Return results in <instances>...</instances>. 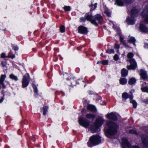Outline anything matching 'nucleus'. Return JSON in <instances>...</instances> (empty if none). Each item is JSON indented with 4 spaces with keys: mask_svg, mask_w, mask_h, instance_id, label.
Returning a JSON list of instances; mask_svg holds the SVG:
<instances>
[{
    "mask_svg": "<svg viewBox=\"0 0 148 148\" xmlns=\"http://www.w3.org/2000/svg\"><path fill=\"white\" fill-rule=\"evenodd\" d=\"M106 124L107 127H106V133L111 135L115 134L117 132L116 129L118 127L117 125L112 122H107Z\"/></svg>",
    "mask_w": 148,
    "mask_h": 148,
    "instance_id": "nucleus-1",
    "label": "nucleus"
},
{
    "mask_svg": "<svg viewBox=\"0 0 148 148\" xmlns=\"http://www.w3.org/2000/svg\"><path fill=\"white\" fill-rule=\"evenodd\" d=\"M139 12V10L134 8L131 10V16L130 17H128L127 18L126 21L129 24L133 25L135 22V20L134 17L133 16H137L138 13Z\"/></svg>",
    "mask_w": 148,
    "mask_h": 148,
    "instance_id": "nucleus-2",
    "label": "nucleus"
},
{
    "mask_svg": "<svg viewBox=\"0 0 148 148\" xmlns=\"http://www.w3.org/2000/svg\"><path fill=\"white\" fill-rule=\"evenodd\" d=\"M100 142V137L99 136L96 135L91 136L88 142V145L90 147L93 145H96Z\"/></svg>",
    "mask_w": 148,
    "mask_h": 148,
    "instance_id": "nucleus-3",
    "label": "nucleus"
},
{
    "mask_svg": "<svg viewBox=\"0 0 148 148\" xmlns=\"http://www.w3.org/2000/svg\"><path fill=\"white\" fill-rule=\"evenodd\" d=\"M133 56V53L131 52L129 53L127 55V58H129V61L130 63V66H127V69L129 70L134 69L137 66V64L135 60L133 59L132 58Z\"/></svg>",
    "mask_w": 148,
    "mask_h": 148,
    "instance_id": "nucleus-4",
    "label": "nucleus"
},
{
    "mask_svg": "<svg viewBox=\"0 0 148 148\" xmlns=\"http://www.w3.org/2000/svg\"><path fill=\"white\" fill-rule=\"evenodd\" d=\"M104 121L103 119L102 118H99L96 120L95 123V129H94L92 128L91 132L92 133L97 132L99 131V127L103 123Z\"/></svg>",
    "mask_w": 148,
    "mask_h": 148,
    "instance_id": "nucleus-5",
    "label": "nucleus"
},
{
    "mask_svg": "<svg viewBox=\"0 0 148 148\" xmlns=\"http://www.w3.org/2000/svg\"><path fill=\"white\" fill-rule=\"evenodd\" d=\"M141 15L144 22L147 23L148 21V8H145L142 11Z\"/></svg>",
    "mask_w": 148,
    "mask_h": 148,
    "instance_id": "nucleus-6",
    "label": "nucleus"
},
{
    "mask_svg": "<svg viewBox=\"0 0 148 148\" xmlns=\"http://www.w3.org/2000/svg\"><path fill=\"white\" fill-rule=\"evenodd\" d=\"M29 76L28 74H25L23 76L22 81V87H26L29 84Z\"/></svg>",
    "mask_w": 148,
    "mask_h": 148,
    "instance_id": "nucleus-7",
    "label": "nucleus"
},
{
    "mask_svg": "<svg viewBox=\"0 0 148 148\" xmlns=\"http://www.w3.org/2000/svg\"><path fill=\"white\" fill-rule=\"evenodd\" d=\"M122 146L123 147H127L129 148H132L127 139L125 138H123L122 139Z\"/></svg>",
    "mask_w": 148,
    "mask_h": 148,
    "instance_id": "nucleus-8",
    "label": "nucleus"
},
{
    "mask_svg": "<svg viewBox=\"0 0 148 148\" xmlns=\"http://www.w3.org/2000/svg\"><path fill=\"white\" fill-rule=\"evenodd\" d=\"M79 123L80 125L85 127H87L89 125L90 123L89 121H85L82 118H79Z\"/></svg>",
    "mask_w": 148,
    "mask_h": 148,
    "instance_id": "nucleus-9",
    "label": "nucleus"
},
{
    "mask_svg": "<svg viewBox=\"0 0 148 148\" xmlns=\"http://www.w3.org/2000/svg\"><path fill=\"white\" fill-rule=\"evenodd\" d=\"M6 76L5 75H2L0 78V88H4L5 86L4 85L3 82L6 78Z\"/></svg>",
    "mask_w": 148,
    "mask_h": 148,
    "instance_id": "nucleus-10",
    "label": "nucleus"
},
{
    "mask_svg": "<svg viewBox=\"0 0 148 148\" xmlns=\"http://www.w3.org/2000/svg\"><path fill=\"white\" fill-rule=\"evenodd\" d=\"M86 18L88 21H90L92 24L96 26H97V23L95 20L92 19V16L91 15H88L86 16Z\"/></svg>",
    "mask_w": 148,
    "mask_h": 148,
    "instance_id": "nucleus-11",
    "label": "nucleus"
},
{
    "mask_svg": "<svg viewBox=\"0 0 148 148\" xmlns=\"http://www.w3.org/2000/svg\"><path fill=\"white\" fill-rule=\"evenodd\" d=\"M78 32H79L83 34L87 33V29L82 26H80L78 27Z\"/></svg>",
    "mask_w": 148,
    "mask_h": 148,
    "instance_id": "nucleus-12",
    "label": "nucleus"
},
{
    "mask_svg": "<svg viewBox=\"0 0 148 148\" xmlns=\"http://www.w3.org/2000/svg\"><path fill=\"white\" fill-rule=\"evenodd\" d=\"M106 117L110 119H112L114 120H116L117 119L116 116L115 114L112 112L107 114L106 115Z\"/></svg>",
    "mask_w": 148,
    "mask_h": 148,
    "instance_id": "nucleus-13",
    "label": "nucleus"
},
{
    "mask_svg": "<svg viewBox=\"0 0 148 148\" xmlns=\"http://www.w3.org/2000/svg\"><path fill=\"white\" fill-rule=\"evenodd\" d=\"M147 136L145 135H143L142 136V143L144 146H147Z\"/></svg>",
    "mask_w": 148,
    "mask_h": 148,
    "instance_id": "nucleus-14",
    "label": "nucleus"
},
{
    "mask_svg": "<svg viewBox=\"0 0 148 148\" xmlns=\"http://www.w3.org/2000/svg\"><path fill=\"white\" fill-rule=\"evenodd\" d=\"M122 97L125 99L129 98L131 99H133V97L132 95H129L127 93L124 92L122 94Z\"/></svg>",
    "mask_w": 148,
    "mask_h": 148,
    "instance_id": "nucleus-15",
    "label": "nucleus"
},
{
    "mask_svg": "<svg viewBox=\"0 0 148 148\" xmlns=\"http://www.w3.org/2000/svg\"><path fill=\"white\" fill-rule=\"evenodd\" d=\"M147 73L145 71L143 70H141L140 71V75L141 77L143 79H145L147 77Z\"/></svg>",
    "mask_w": 148,
    "mask_h": 148,
    "instance_id": "nucleus-16",
    "label": "nucleus"
},
{
    "mask_svg": "<svg viewBox=\"0 0 148 148\" xmlns=\"http://www.w3.org/2000/svg\"><path fill=\"white\" fill-rule=\"evenodd\" d=\"M140 30L142 32H147V28L145 25L143 24H141L140 25Z\"/></svg>",
    "mask_w": 148,
    "mask_h": 148,
    "instance_id": "nucleus-17",
    "label": "nucleus"
},
{
    "mask_svg": "<svg viewBox=\"0 0 148 148\" xmlns=\"http://www.w3.org/2000/svg\"><path fill=\"white\" fill-rule=\"evenodd\" d=\"M95 18L100 23H101L102 19V17L99 14H97L94 16Z\"/></svg>",
    "mask_w": 148,
    "mask_h": 148,
    "instance_id": "nucleus-18",
    "label": "nucleus"
},
{
    "mask_svg": "<svg viewBox=\"0 0 148 148\" xmlns=\"http://www.w3.org/2000/svg\"><path fill=\"white\" fill-rule=\"evenodd\" d=\"M128 73L127 71L124 69H123L121 70V73L122 76L125 77L127 75Z\"/></svg>",
    "mask_w": 148,
    "mask_h": 148,
    "instance_id": "nucleus-19",
    "label": "nucleus"
},
{
    "mask_svg": "<svg viewBox=\"0 0 148 148\" xmlns=\"http://www.w3.org/2000/svg\"><path fill=\"white\" fill-rule=\"evenodd\" d=\"M145 83H144L142 84L141 89L143 92H148V88L147 87L145 86Z\"/></svg>",
    "mask_w": 148,
    "mask_h": 148,
    "instance_id": "nucleus-20",
    "label": "nucleus"
},
{
    "mask_svg": "<svg viewBox=\"0 0 148 148\" xmlns=\"http://www.w3.org/2000/svg\"><path fill=\"white\" fill-rule=\"evenodd\" d=\"M120 83L122 85L126 84L127 82V80L126 78H121L119 80Z\"/></svg>",
    "mask_w": 148,
    "mask_h": 148,
    "instance_id": "nucleus-21",
    "label": "nucleus"
},
{
    "mask_svg": "<svg viewBox=\"0 0 148 148\" xmlns=\"http://www.w3.org/2000/svg\"><path fill=\"white\" fill-rule=\"evenodd\" d=\"M88 109V110H91L93 112H95L96 109L95 107L92 105H88L87 107Z\"/></svg>",
    "mask_w": 148,
    "mask_h": 148,
    "instance_id": "nucleus-22",
    "label": "nucleus"
},
{
    "mask_svg": "<svg viewBox=\"0 0 148 148\" xmlns=\"http://www.w3.org/2000/svg\"><path fill=\"white\" fill-rule=\"evenodd\" d=\"M115 4L119 6H122L123 5V3L121 0H116Z\"/></svg>",
    "mask_w": 148,
    "mask_h": 148,
    "instance_id": "nucleus-23",
    "label": "nucleus"
},
{
    "mask_svg": "<svg viewBox=\"0 0 148 148\" xmlns=\"http://www.w3.org/2000/svg\"><path fill=\"white\" fill-rule=\"evenodd\" d=\"M128 42H129L130 43H132L133 44L135 45V40L134 39V38L133 37H130V39L128 40Z\"/></svg>",
    "mask_w": 148,
    "mask_h": 148,
    "instance_id": "nucleus-24",
    "label": "nucleus"
},
{
    "mask_svg": "<svg viewBox=\"0 0 148 148\" xmlns=\"http://www.w3.org/2000/svg\"><path fill=\"white\" fill-rule=\"evenodd\" d=\"M136 80L134 78H132L130 79L128 83L130 84H132L135 83Z\"/></svg>",
    "mask_w": 148,
    "mask_h": 148,
    "instance_id": "nucleus-25",
    "label": "nucleus"
},
{
    "mask_svg": "<svg viewBox=\"0 0 148 148\" xmlns=\"http://www.w3.org/2000/svg\"><path fill=\"white\" fill-rule=\"evenodd\" d=\"M86 117L88 119H94L95 116L94 115L91 114H87L86 115Z\"/></svg>",
    "mask_w": 148,
    "mask_h": 148,
    "instance_id": "nucleus-26",
    "label": "nucleus"
},
{
    "mask_svg": "<svg viewBox=\"0 0 148 148\" xmlns=\"http://www.w3.org/2000/svg\"><path fill=\"white\" fill-rule=\"evenodd\" d=\"M10 77L11 79H14L15 81H17L18 79L17 77L12 74L10 75Z\"/></svg>",
    "mask_w": 148,
    "mask_h": 148,
    "instance_id": "nucleus-27",
    "label": "nucleus"
},
{
    "mask_svg": "<svg viewBox=\"0 0 148 148\" xmlns=\"http://www.w3.org/2000/svg\"><path fill=\"white\" fill-rule=\"evenodd\" d=\"M129 133L131 134H135L136 135H138V133L134 130H130L129 131Z\"/></svg>",
    "mask_w": 148,
    "mask_h": 148,
    "instance_id": "nucleus-28",
    "label": "nucleus"
},
{
    "mask_svg": "<svg viewBox=\"0 0 148 148\" xmlns=\"http://www.w3.org/2000/svg\"><path fill=\"white\" fill-rule=\"evenodd\" d=\"M130 102L132 103L133 107L134 108H136V107L137 103L134 100H132L130 101Z\"/></svg>",
    "mask_w": 148,
    "mask_h": 148,
    "instance_id": "nucleus-29",
    "label": "nucleus"
},
{
    "mask_svg": "<svg viewBox=\"0 0 148 148\" xmlns=\"http://www.w3.org/2000/svg\"><path fill=\"white\" fill-rule=\"evenodd\" d=\"M64 9L65 11H69L70 10L71 8L70 6H65L64 7Z\"/></svg>",
    "mask_w": 148,
    "mask_h": 148,
    "instance_id": "nucleus-30",
    "label": "nucleus"
},
{
    "mask_svg": "<svg viewBox=\"0 0 148 148\" xmlns=\"http://www.w3.org/2000/svg\"><path fill=\"white\" fill-rule=\"evenodd\" d=\"M48 107L46 106H44L43 108V114L44 115H45L46 113V112L47 111Z\"/></svg>",
    "mask_w": 148,
    "mask_h": 148,
    "instance_id": "nucleus-31",
    "label": "nucleus"
},
{
    "mask_svg": "<svg viewBox=\"0 0 148 148\" xmlns=\"http://www.w3.org/2000/svg\"><path fill=\"white\" fill-rule=\"evenodd\" d=\"M60 32L62 33L64 32L65 31V28L64 26H62L60 28Z\"/></svg>",
    "mask_w": 148,
    "mask_h": 148,
    "instance_id": "nucleus-32",
    "label": "nucleus"
},
{
    "mask_svg": "<svg viewBox=\"0 0 148 148\" xmlns=\"http://www.w3.org/2000/svg\"><path fill=\"white\" fill-rule=\"evenodd\" d=\"M134 0H124V1L125 3L129 4L131 2L134 1Z\"/></svg>",
    "mask_w": 148,
    "mask_h": 148,
    "instance_id": "nucleus-33",
    "label": "nucleus"
},
{
    "mask_svg": "<svg viewBox=\"0 0 148 148\" xmlns=\"http://www.w3.org/2000/svg\"><path fill=\"white\" fill-rule=\"evenodd\" d=\"M106 52L109 53H114V51L112 49H110L107 51Z\"/></svg>",
    "mask_w": 148,
    "mask_h": 148,
    "instance_id": "nucleus-34",
    "label": "nucleus"
},
{
    "mask_svg": "<svg viewBox=\"0 0 148 148\" xmlns=\"http://www.w3.org/2000/svg\"><path fill=\"white\" fill-rule=\"evenodd\" d=\"M101 63L103 65L107 64L108 63V60H104L101 61Z\"/></svg>",
    "mask_w": 148,
    "mask_h": 148,
    "instance_id": "nucleus-35",
    "label": "nucleus"
},
{
    "mask_svg": "<svg viewBox=\"0 0 148 148\" xmlns=\"http://www.w3.org/2000/svg\"><path fill=\"white\" fill-rule=\"evenodd\" d=\"M1 57L2 58H6V54L5 53H3L1 55Z\"/></svg>",
    "mask_w": 148,
    "mask_h": 148,
    "instance_id": "nucleus-36",
    "label": "nucleus"
},
{
    "mask_svg": "<svg viewBox=\"0 0 148 148\" xmlns=\"http://www.w3.org/2000/svg\"><path fill=\"white\" fill-rule=\"evenodd\" d=\"M107 15L109 17L111 16V13L108 10H106L105 12Z\"/></svg>",
    "mask_w": 148,
    "mask_h": 148,
    "instance_id": "nucleus-37",
    "label": "nucleus"
},
{
    "mask_svg": "<svg viewBox=\"0 0 148 148\" xmlns=\"http://www.w3.org/2000/svg\"><path fill=\"white\" fill-rule=\"evenodd\" d=\"M114 59L115 60H117L119 59V57L117 55L115 54L114 57Z\"/></svg>",
    "mask_w": 148,
    "mask_h": 148,
    "instance_id": "nucleus-38",
    "label": "nucleus"
},
{
    "mask_svg": "<svg viewBox=\"0 0 148 148\" xmlns=\"http://www.w3.org/2000/svg\"><path fill=\"white\" fill-rule=\"evenodd\" d=\"M120 40H121V42H122L123 43V44L124 45L126 46H127V45H126V44H125L124 42L123 41V38L122 37H121V36H120Z\"/></svg>",
    "mask_w": 148,
    "mask_h": 148,
    "instance_id": "nucleus-39",
    "label": "nucleus"
},
{
    "mask_svg": "<svg viewBox=\"0 0 148 148\" xmlns=\"http://www.w3.org/2000/svg\"><path fill=\"white\" fill-rule=\"evenodd\" d=\"M80 20L81 22H84L85 21L86 19L84 18H81Z\"/></svg>",
    "mask_w": 148,
    "mask_h": 148,
    "instance_id": "nucleus-40",
    "label": "nucleus"
},
{
    "mask_svg": "<svg viewBox=\"0 0 148 148\" xmlns=\"http://www.w3.org/2000/svg\"><path fill=\"white\" fill-rule=\"evenodd\" d=\"M97 3H95L94 4V8H91V10H94L97 7Z\"/></svg>",
    "mask_w": 148,
    "mask_h": 148,
    "instance_id": "nucleus-41",
    "label": "nucleus"
},
{
    "mask_svg": "<svg viewBox=\"0 0 148 148\" xmlns=\"http://www.w3.org/2000/svg\"><path fill=\"white\" fill-rule=\"evenodd\" d=\"M115 47L117 49H118L119 48V45H116L115 46Z\"/></svg>",
    "mask_w": 148,
    "mask_h": 148,
    "instance_id": "nucleus-42",
    "label": "nucleus"
},
{
    "mask_svg": "<svg viewBox=\"0 0 148 148\" xmlns=\"http://www.w3.org/2000/svg\"><path fill=\"white\" fill-rule=\"evenodd\" d=\"M95 126V123L94 124V125H92V126H91L90 128V130L91 131V129L92 128H93L94 129H95V127H94Z\"/></svg>",
    "mask_w": 148,
    "mask_h": 148,
    "instance_id": "nucleus-43",
    "label": "nucleus"
},
{
    "mask_svg": "<svg viewBox=\"0 0 148 148\" xmlns=\"http://www.w3.org/2000/svg\"><path fill=\"white\" fill-rule=\"evenodd\" d=\"M13 48L15 51L17 50L18 49V48L17 47H13Z\"/></svg>",
    "mask_w": 148,
    "mask_h": 148,
    "instance_id": "nucleus-44",
    "label": "nucleus"
},
{
    "mask_svg": "<svg viewBox=\"0 0 148 148\" xmlns=\"http://www.w3.org/2000/svg\"><path fill=\"white\" fill-rule=\"evenodd\" d=\"M72 81L73 82V83H71V84L73 85H74L75 84V81L73 79H72Z\"/></svg>",
    "mask_w": 148,
    "mask_h": 148,
    "instance_id": "nucleus-45",
    "label": "nucleus"
},
{
    "mask_svg": "<svg viewBox=\"0 0 148 148\" xmlns=\"http://www.w3.org/2000/svg\"><path fill=\"white\" fill-rule=\"evenodd\" d=\"M1 65H2V66H3V67H4L5 66V64H4V63L3 62H1Z\"/></svg>",
    "mask_w": 148,
    "mask_h": 148,
    "instance_id": "nucleus-46",
    "label": "nucleus"
},
{
    "mask_svg": "<svg viewBox=\"0 0 148 148\" xmlns=\"http://www.w3.org/2000/svg\"><path fill=\"white\" fill-rule=\"evenodd\" d=\"M34 90L35 92V93L37 92V88L36 87L34 88Z\"/></svg>",
    "mask_w": 148,
    "mask_h": 148,
    "instance_id": "nucleus-47",
    "label": "nucleus"
},
{
    "mask_svg": "<svg viewBox=\"0 0 148 148\" xmlns=\"http://www.w3.org/2000/svg\"><path fill=\"white\" fill-rule=\"evenodd\" d=\"M11 56V58H12V59H13V58H14L15 57V56L14 55H13Z\"/></svg>",
    "mask_w": 148,
    "mask_h": 148,
    "instance_id": "nucleus-48",
    "label": "nucleus"
},
{
    "mask_svg": "<svg viewBox=\"0 0 148 148\" xmlns=\"http://www.w3.org/2000/svg\"><path fill=\"white\" fill-rule=\"evenodd\" d=\"M133 148H140L138 147L137 146H134L133 147Z\"/></svg>",
    "mask_w": 148,
    "mask_h": 148,
    "instance_id": "nucleus-49",
    "label": "nucleus"
},
{
    "mask_svg": "<svg viewBox=\"0 0 148 148\" xmlns=\"http://www.w3.org/2000/svg\"><path fill=\"white\" fill-rule=\"evenodd\" d=\"M3 98H1V100H0V103H1V102H2L3 101Z\"/></svg>",
    "mask_w": 148,
    "mask_h": 148,
    "instance_id": "nucleus-50",
    "label": "nucleus"
},
{
    "mask_svg": "<svg viewBox=\"0 0 148 148\" xmlns=\"http://www.w3.org/2000/svg\"><path fill=\"white\" fill-rule=\"evenodd\" d=\"M6 58H11V56H6Z\"/></svg>",
    "mask_w": 148,
    "mask_h": 148,
    "instance_id": "nucleus-51",
    "label": "nucleus"
},
{
    "mask_svg": "<svg viewBox=\"0 0 148 148\" xmlns=\"http://www.w3.org/2000/svg\"><path fill=\"white\" fill-rule=\"evenodd\" d=\"M99 63H101V61H98L97 63V64H99Z\"/></svg>",
    "mask_w": 148,
    "mask_h": 148,
    "instance_id": "nucleus-52",
    "label": "nucleus"
},
{
    "mask_svg": "<svg viewBox=\"0 0 148 148\" xmlns=\"http://www.w3.org/2000/svg\"><path fill=\"white\" fill-rule=\"evenodd\" d=\"M147 46V44H146V45H145L144 47H146Z\"/></svg>",
    "mask_w": 148,
    "mask_h": 148,
    "instance_id": "nucleus-53",
    "label": "nucleus"
},
{
    "mask_svg": "<svg viewBox=\"0 0 148 148\" xmlns=\"http://www.w3.org/2000/svg\"><path fill=\"white\" fill-rule=\"evenodd\" d=\"M10 53H11V52H12V51H11V50H10Z\"/></svg>",
    "mask_w": 148,
    "mask_h": 148,
    "instance_id": "nucleus-54",
    "label": "nucleus"
},
{
    "mask_svg": "<svg viewBox=\"0 0 148 148\" xmlns=\"http://www.w3.org/2000/svg\"><path fill=\"white\" fill-rule=\"evenodd\" d=\"M102 55H103V54H102H102H101V56H102Z\"/></svg>",
    "mask_w": 148,
    "mask_h": 148,
    "instance_id": "nucleus-55",
    "label": "nucleus"
}]
</instances>
